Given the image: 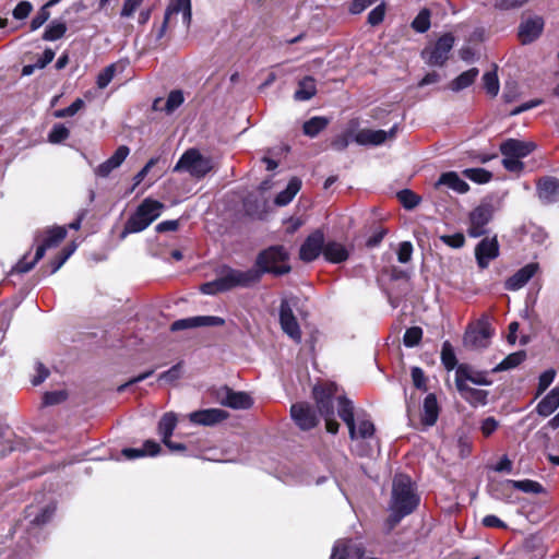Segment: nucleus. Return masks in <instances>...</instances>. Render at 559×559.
<instances>
[{
	"instance_id": "obj_42",
	"label": "nucleus",
	"mask_w": 559,
	"mask_h": 559,
	"mask_svg": "<svg viewBox=\"0 0 559 559\" xmlns=\"http://www.w3.org/2000/svg\"><path fill=\"white\" fill-rule=\"evenodd\" d=\"M441 361L445 369L452 370L456 366V356L449 342H444L441 348Z\"/></svg>"
},
{
	"instance_id": "obj_7",
	"label": "nucleus",
	"mask_w": 559,
	"mask_h": 559,
	"mask_svg": "<svg viewBox=\"0 0 559 559\" xmlns=\"http://www.w3.org/2000/svg\"><path fill=\"white\" fill-rule=\"evenodd\" d=\"M495 214V206L489 201H483L468 215L467 235L472 238H478L488 233V224Z\"/></svg>"
},
{
	"instance_id": "obj_45",
	"label": "nucleus",
	"mask_w": 559,
	"mask_h": 559,
	"mask_svg": "<svg viewBox=\"0 0 559 559\" xmlns=\"http://www.w3.org/2000/svg\"><path fill=\"white\" fill-rule=\"evenodd\" d=\"M292 419H312V411L308 403H296L290 407Z\"/></svg>"
},
{
	"instance_id": "obj_35",
	"label": "nucleus",
	"mask_w": 559,
	"mask_h": 559,
	"mask_svg": "<svg viewBox=\"0 0 559 559\" xmlns=\"http://www.w3.org/2000/svg\"><path fill=\"white\" fill-rule=\"evenodd\" d=\"M67 24L60 20H53L46 27L43 39L47 41H55L62 38L67 32Z\"/></svg>"
},
{
	"instance_id": "obj_44",
	"label": "nucleus",
	"mask_w": 559,
	"mask_h": 559,
	"mask_svg": "<svg viewBox=\"0 0 559 559\" xmlns=\"http://www.w3.org/2000/svg\"><path fill=\"white\" fill-rule=\"evenodd\" d=\"M185 98L183 94L179 90L171 91L165 102V106L162 108L167 114H171L175 111L179 106L182 105Z\"/></svg>"
},
{
	"instance_id": "obj_58",
	"label": "nucleus",
	"mask_w": 559,
	"mask_h": 559,
	"mask_svg": "<svg viewBox=\"0 0 559 559\" xmlns=\"http://www.w3.org/2000/svg\"><path fill=\"white\" fill-rule=\"evenodd\" d=\"M440 240L451 247V248H455V249H459L461 247L464 246L465 243V237L462 233H456L454 235H443V236H440Z\"/></svg>"
},
{
	"instance_id": "obj_55",
	"label": "nucleus",
	"mask_w": 559,
	"mask_h": 559,
	"mask_svg": "<svg viewBox=\"0 0 559 559\" xmlns=\"http://www.w3.org/2000/svg\"><path fill=\"white\" fill-rule=\"evenodd\" d=\"M84 106V102L81 98H76L70 106L59 109L56 111V117L66 118L74 116Z\"/></svg>"
},
{
	"instance_id": "obj_53",
	"label": "nucleus",
	"mask_w": 559,
	"mask_h": 559,
	"mask_svg": "<svg viewBox=\"0 0 559 559\" xmlns=\"http://www.w3.org/2000/svg\"><path fill=\"white\" fill-rule=\"evenodd\" d=\"M555 377L556 371L554 369H548L539 376L537 395L544 393L549 388V385L554 382Z\"/></svg>"
},
{
	"instance_id": "obj_60",
	"label": "nucleus",
	"mask_w": 559,
	"mask_h": 559,
	"mask_svg": "<svg viewBox=\"0 0 559 559\" xmlns=\"http://www.w3.org/2000/svg\"><path fill=\"white\" fill-rule=\"evenodd\" d=\"M130 150L126 145H120L108 159L114 167L118 168L128 157Z\"/></svg>"
},
{
	"instance_id": "obj_5",
	"label": "nucleus",
	"mask_w": 559,
	"mask_h": 559,
	"mask_svg": "<svg viewBox=\"0 0 559 559\" xmlns=\"http://www.w3.org/2000/svg\"><path fill=\"white\" fill-rule=\"evenodd\" d=\"M214 168L211 157L204 156L197 148L187 150L174 167L176 173H187L192 178L200 180Z\"/></svg>"
},
{
	"instance_id": "obj_3",
	"label": "nucleus",
	"mask_w": 559,
	"mask_h": 559,
	"mask_svg": "<svg viewBox=\"0 0 559 559\" xmlns=\"http://www.w3.org/2000/svg\"><path fill=\"white\" fill-rule=\"evenodd\" d=\"M165 205L151 198L144 199L135 212L127 219L120 238L124 239L129 234H135L146 229L155 219H157Z\"/></svg>"
},
{
	"instance_id": "obj_59",
	"label": "nucleus",
	"mask_w": 559,
	"mask_h": 559,
	"mask_svg": "<svg viewBox=\"0 0 559 559\" xmlns=\"http://www.w3.org/2000/svg\"><path fill=\"white\" fill-rule=\"evenodd\" d=\"M530 0H495V8L499 10H514L523 7Z\"/></svg>"
},
{
	"instance_id": "obj_39",
	"label": "nucleus",
	"mask_w": 559,
	"mask_h": 559,
	"mask_svg": "<svg viewBox=\"0 0 559 559\" xmlns=\"http://www.w3.org/2000/svg\"><path fill=\"white\" fill-rule=\"evenodd\" d=\"M512 485L514 489L525 493L540 495L545 491L540 483L532 479L513 480Z\"/></svg>"
},
{
	"instance_id": "obj_48",
	"label": "nucleus",
	"mask_w": 559,
	"mask_h": 559,
	"mask_svg": "<svg viewBox=\"0 0 559 559\" xmlns=\"http://www.w3.org/2000/svg\"><path fill=\"white\" fill-rule=\"evenodd\" d=\"M70 131L63 124L58 123L52 127L48 134V141L53 144L63 142L69 138Z\"/></svg>"
},
{
	"instance_id": "obj_43",
	"label": "nucleus",
	"mask_w": 559,
	"mask_h": 559,
	"mask_svg": "<svg viewBox=\"0 0 559 559\" xmlns=\"http://www.w3.org/2000/svg\"><path fill=\"white\" fill-rule=\"evenodd\" d=\"M412 27L418 33H425L430 27V12L427 9L421 10L412 22Z\"/></svg>"
},
{
	"instance_id": "obj_56",
	"label": "nucleus",
	"mask_w": 559,
	"mask_h": 559,
	"mask_svg": "<svg viewBox=\"0 0 559 559\" xmlns=\"http://www.w3.org/2000/svg\"><path fill=\"white\" fill-rule=\"evenodd\" d=\"M413 245L411 241H402L397 249V260L400 263H408L412 260Z\"/></svg>"
},
{
	"instance_id": "obj_15",
	"label": "nucleus",
	"mask_w": 559,
	"mask_h": 559,
	"mask_svg": "<svg viewBox=\"0 0 559 559\" xmlns=\"http://www.w3.org/2000/svg\"><path fill=\"white\" fill-rule=\"evenodd\" d=\"M225 324V320L216 316H197L176 320L171 323L170 330L181 331L187 329H194L199 326H222Z\"/></svg>"
},
{
	"instance_id": "obj_1",
	"label": "nucleus",
	"mask_w": 559,
	"mask_h": 559,
	"mask_svg": "<svg viewBox=\"0 0 559 559\" xmlns=\"http://www.w3.org/2000/svg\"><path fill=\"white\" fill-rule=\"evenodd\" d=\"M419 502L420 497L411 477L404 474L395 475L389 503L390 515L385 521L386 532H391L405 516L413 513Z\"/></svg>"
},
{
	"instance_id": "obj_34",
	"label": "nucleus",
	"mask_w": 559,
	"mask_h": 559,
	"mask_svg": "<svg viewBox=\"0 0 559 559\" xmlns=\"http://www.w3.org/2000/svg\"><path fill=\"white\" fill-rule=\"evenodd\" d=\"M478 69L477 68H472L463 73H461L456 79H454L451 83H450V88L453 91V92H460L468 86H471L474 81L476 80V78L478 76Z\"/></svg>"
},
{
	"instance_id": "obj_9",
	"label": "nucleus",
	"mask_w": 559,
	"mask_h": 559,
	"mask_svg": "<svg viewBox=\"0 0 559 559\" xmlns=\"http://www.w3.org/2000/svg\"><path fill=\"white\" fill-rule=\"evenodd\" d=\"M221 274L225 284L224 288L226 290H230L236 287H252L259 283L262 277L261 271H259L257 266L246 271L226 266L221 271Z\"/></svg>"
},
{
	"instance_id": "obj_27",
	"label": "nucleus",
	"mask_w": 559,
	"mask_h": 559,
	"mask_svg": "<svg viewBox=\"0 0 559 559\" xmlns=\"http://www.w3.org/2000/svg\"><path fill=\"white\" fill-rule=\"evenodd\" d=\"M462 380L465 383L472 382L477 385H488L491 381L486 372L474 371L466 366H459L455 374V382Z\"/></svg>"
},
{
	"instance_id": "obj_62",
	"label": "nucleus",
	"mask_w": 559,
	"mask_h": 559,
	"mask_svg": "<svg viewBox=\"0 0 559 559\" xmlns=\"http://www.w3.org/2000/svg\"><path fill=\"white\" fill-rule=\"evenodd\" d=\"M503 156H504V158L502 159V165L507 170L513 171V173H519L523 169L524 165L520 158L513 157L511 155H503Z\"/></svg>"
},
{
	"instance_id": "obj_12",
	"label": "nucleus",
	"mask_w": 559,
	"mask_h": 559,
	"mask_svg": "<svg viewBox=\"0 0 559 559\" xmlns=\"http://www.w3.org/2000/svg\"><path fill=\"white\" fill-rule=\"evenodd\" d=\"M536 194L545 205L557 203L559 201V178L540 177L536 182Z\"/></svg>"
},
{
	"instance_id": "obj_6",
	"label": "nucleus",
	"mask_w": 559,
	"mask_h": 559,
	"mask_svg": "<svg viewBox=\"0 0 559 559\" xmlns=\"http://www.w3.org/2000/svg\"><path fill=\"white\" fill-rule=\"evenodd\" d=\"M286 259L287 252L285 248L274 246L259 253L255 260V266L261 271V276L264 273L283 275L290 271V266L285 263Z\"/></svg>"
},
{
	"instance_id": "obj_41",
	"label": "nucleus",
	"mask_w": 559,
	"mask_h": 559,
	"mask_svg": "<svg viewBox=\"0 0 559 559\" xmlns=\"http://www.w3.org/2000/svg\"><path fill=\"white\" fill-rule=\"evenodd\" d=\"M463 174L476 183H487L492 177V174L484 168H467Z\"/></svg>"
},
{
	"instance_id": "obj_33",
	"label": "nucleus",
	"mask_w": 559,
	"mask_h": 559,
	"mask_svg": "<svg viewBox=\"0 0 559 559\" xmlns=\"http://www.w3.org/2000/svg\"><path fill=\"white\" fill-rule=\"evenodd\" d=\"M317 93L316 80L312 76H305L298 83L294 98L299 102L309 100Z\"/></svg>"
},
{
	"instance_id": "obj_4",
	"label": "nucleus",
	"mask_w": 559,
	"mask_h": 559,
	"mask_svg": "<svg viewBox=\"0 0 559 559\" xmlns=\"http://www.w3.org/2000/svg\"><path fill=\"white\" fill-rule=\"evenodd\" d=\"M216 421H159L158 433L163 443L173 452H181L187 449L182 441H173L171 437L183 439L194 435L191 429L199 425L211 426Z\"/></svg>"
},
{
	"instance_id": "obj_37",
	"label": "nucleus",
	"mask_w": 559,
	"mask_h": 559,
	"mask_svg": "<svg viewBox=\"0 0 559 559\" xmlns=\"http://www.w3.org/2000/svg\"><path fill=\"white\" fill-rule=\"evenodd\" d=\"M329 124V120L324 117H312L311 119L307 120L302 130L304 133L310 138L317 136L322 130L326 128Z\"/></svg>"
},
{
	"instance_id": "obj_16",
	"label": "nucleus",
	"mask_w": 559,
	"mask_h": 559,
	"mask_svg": "<svg viewBox=\"0 0 559 559\" xmlns=\"http://www.w3.org/2000/svg\"><path fill=\"white\" fill-rule=\"evenodd\" d=\"M544 29V20L534 15L522 21L519 26V38L522 44H531L536 40Z\"/></svg>"
},
{
	"instance_id": "obj_11",
	"label": "nucleus",
	"mask_w": 559,
	"mask_h": 559,
	"mask_svg": "<svg viewBox=\"0 0 559 559\" xmlns=\"http://www.w3.org/2000/svg\"><path fill=\"white\" fill-rule=\"evenodd\" d=\"M280 323L284 333H286L293 341L296 343L301 342L300 326L287 299H282L281 301Z\"/></svg>"
},
{
	"instance_id": "obj_8",
	"label": "nucleus",
	"mask_w": 559,
	"mask_h": 559,
	"mask_svg": "<svg viewBox=\"0 0 559 559\" xmlns=\"http://www.w3.org/2000/svg\"><path fill=\"white\" fill-rule=\"evenodd\" d=\"M454 41V36L451 33H445L421 51V58L431 67H442L449 59Z\"/></svg>"
},
{
	"instance_id": "obj_36",
	"label": "nucleus",
	"mask_w": 559,
	"mask_h": 559,
	"mask_svg": "<svg viewBox=\"0 0 559 559\" xmlns=\"http://www.w3.org/2000/svg\"><path fill=\"white\" fill-rule=\"evenodd\" d=\"M525 358H526L525 350H519V352L512 353V354L508 355L500 364H498L492 369V371L499 372V371L513 369V368L518 367L519 365H521L525 360Z\"/></svg>"
},
{
	"instance_id": "obj_47",
	"label": "nucleus",
	"mask_w": 559,
	"mask_h": 559,
	"mask_svg": "<svg viewBox=\"0 0 559 559\" xmlns=\"http://www.w3.org/2000/svg\"><path fill=\"white\" fill-rule=\"evenodd\" d=\"M484 87L491 96H497L499 92V80L495 71L486 72L483 76Z\"/></svg>"
},
{
	"instance_id": "obj_46",
	"label": "nucleus",
	"mask_w": 559,
	"mask_h": 559,
	"mask_svg": "<svg viewBox=\"0 0 559 559\" xmlns=\"http://www.w3.org/2000/svg\"><path fill=\"white\" fill-rule=\"evenodd\" d=\"M423 337V330L419 326L408 328L403 336V343L406 347H414L419 344Z\"/></svg>"
},
{
	"instance_id": "obj_28",
	"label": "nucleus",
	"mask_w": 559,
	"mask_h": 559,
	"mask_svg": "<svg viewBox=\"0 0 559 559\" xmlns=\"http://www.w3.org/2000/svg\"><path fill=\"white\" fill-rule=\"evenodd\" d=\"M456 388L461 395L474 405L481 404L484 405L487 400L488 393L484 390L475 389L465 383L462 380L456 381Z\"/></svg>"
},
{
	"instance_id": "obj_24",
	"label": "nucleus",
	"mask_w": 559,
	"mask_h": 559,
	"mask_svg": "<svg viewBox=\"0 0 559 559\" xmlns=\"http://www.w3.org/2000/svg\"><path fill=\"white\" fill-rule=\"evenodd\" d=\"M384 130L360 129L353 140L362 146H379L384 143Z\"/></svg>"
},
{
	"instance_id": "obj_31",
	"label": "nucleus",
	"mask_w": 559,
	"mask_h": 559,
	"mask_svg": "<svg viewBox=\"0 0 559 559\" xmlns=\"http://www.w3.org/2000/svg\"><path fill=\"white\" fill-rule=\"evenodd\" d=\"M352 439H367L373 436V421H346Z\"/></svg>"
},
{
	"instance_id": "obj_25",
	"label": "nucleus",
	"mask_w": 559,
	"mask_h": 559,
	"mask_svg": "<svg viewBox=\"0 0 559 559\" xmlns=\"http://www.w3.org/2000/svg\"><path fill=\"white\" fill-rule=\"evenodd\" d=\"M323 255L331 263H342L348 259L349 251L343 243L330 240L324 243Z\"/></svg>"
},
{
	"instance_id": "obj_2",
	"label": "nucleus",
	"mask_w": 559,
	"mask_h": 559,
	"mask_svg": "<svg viewBox=\"0 0 559 559\" xmlns=\"http://www.w3.org/2000/svg\"><path fill=\"white\" fill-rule=\"evenodd\" d=\"M318 411L324 419H334L336 407L340 419H365L368 415L364 409L355 408L353 402L346 396H334L331 385H316L312 390Z\"/></svg>"
},
{
	"instance_id": "obj_61",
	"label": "nucleus",
	"mask_w": 559,
	"mask_h": 559,
	"mask_svg": "<svg viewBox=\"0 0 559 559\" xmlns=\"http://www.w3.org/2000/svg\"><path fill=\"white\" fill-rule=\"evenodd\" d=\"M130 150L126 145H120L108 159L114 167L118 168L128 157Z\"/></svg>"
},
{
	"instance_id": "obj_10",
	"label": "nucleus",
	"mask_w": 559,
	"mask_h": 559,
	"mask_svg": "<svg viewBox=\"0 0 559 559\" xmlns=\"http://www.w3.org/2000/svg\"><path fill=\"white\" fill-rule=\"evenodd\" d=\"M217 402L234 409H248L252 406L253 400L246 392H236L228 386H222L215 391Z\"/></svg>"
},
{
	"instance_id": "obj_19",
	"label": "nucleus",
	"mask_w": 559,
	"mask_h": 559,
	"mask_svg": "<svg viewBox=\"0 0 559 559\" xmlns=\"http://www.w3.org/2000/svg\"><path fill=\"white\" fill-rule=\"evenodd\" d=\"M537 271V263H528L524 265L507 280L506 289L519 290L527 284V282L536 274Z\"/></svg>"
},
{
	"instance_id": "obj_51",
	"label": "nucleus",
	"mask_w": 559,
	"mask_h": 559,
	"mask_svg": "<svg viewBox=\"0 0 559 559\" xmlns=\"http://www.w3.org/2000/svg\"><path fill=\"white\" fill-rule=\"evenodd\" d=\"M116 73V64L107 66L103 71L97 75V86L99 88H105L111 82Z\"/></svg>"
},
{
	"instance_id": "obj_29",
	"label": "nucleus",
	"mask_w": 559,
	"mask_h": 559,
	"mask_svg": "<svg viewBox=\"0 0 559 559\" xmlns=\"http://www.w3.org/2000/svg\"><path fill=\"white\" fill-rule=\"evenodd\" d=\"M559 406V385L555 386L537 405V413L547 417Z\"/></svg>"
},
{
	"instance_id": "obj_26",
	"label": "nucleus",
	"mask_w": 559,
	"mask_h": 559,
	"mask_svg": "<svg viewBox=\"0 0 559 559\" xmlns=\"http://www.w3.org/2000/svg\"><path fill=\"white\" fill-rule=\"evenodd\" d=\"M441 186H447L457 193H465L469 189V186L463 179H461V177L455 171H448L442 174L436 182L435 188L438 189Z\"/></svg>"
},
{
	"instance_id": "obj_13",
	"label": "nucleus",
	"mask_w": 559,
	"mask_h": 559,
	"mask_svg": "<svg viewBox=\"0 0 559 559\" xmlns=\"http://www.w3.org/2000/svg\"><path fill=\"white\" fill-rule=\"evenodd\" d=\"M499 255V243L497 237L481 239L475 248V257L478 266L484 270Z\"/></svg>"
},
{
	"instance_id": "obj_32",
	"label": "nucleus",
	"mask_w": 559,
	"mask_h": 559,
	"mask_svg": "<svg viewBox=\"0 0 559 559\" xmlns=\"http://www.w3.org/2000/svg\"><path fill=\"white\" fill-rule=\"evenodd\" d=\"M300 187H301V180L297 177H293L286 189L283 190L282 192H280L275 200H274V203L278 206H285L287 205L288 203L292 202V200L294 199V197L297 194V192L300 190Z\"/></svg>"
},
{
	"instance_id": "obj_50",
	"label": "nucleus",
	"mask_w": 559,
	"mask_h": 559,
	"mask_svg": "<svg viewBox=\"0 0 559 559\" xmlns=\"http://www.w3.org/2000/svg\"><path fill=\"white\" fill-rule=\"evenodd\" d=\"M224 287L225 284L222 274H219V276L216 280L204 283L201 286V292L205 295H215L217 293L227 292Z\"/></svg>"
},
{
	"instance_id": "obj_20",
	"label": "nucleus",
	"mask_w": 559,
	"mask_h": 559,
	"mask_svg": "<svg viewBox=\"0 0 559 559\" xmlns=\"http://www.w3.org/2000/svg\"><path fill=\"white\" fill-rule=\"evenodd\" d=\"M162 453V447L154 440H146L140 448H124L121 454L127 460H136L146 456H156Z\"/></svg>"
},
{
	"instance_id": "obj_17",
	"label": "nucleus",
	"mask_w": 559,
	"mask_h": 559,
	"mask_svg": "<svg viewBox=\"0 0 559 559\" xmlns=\"http://www.w3.org/2000/svg\"><path fill=\"white\" fill-rule=\"evenodd\" d=\"M535 147L536 145L533 142L508 139L501 143L500 152L502 155H511L521 159L528 156Z\"/></svg>"
},
{
	"instance_id": "obj_52",
	"label": "nucleus",
	"mask_w": 559,
	"mask_h": 559,
	"mask_svg": "<svg viewBox=\"0 0 559 559\" xmlns=\"http://www.w3.org/2000/svg\"><path fill=\"white\" fill-rule=\"evenodd\" d=\"M49 17L50 11L45 5H43L31 21V31L34 32L40 28L49 20Z\"/></svg>"
},
{
	"instance_id": "obj_40",
	"label": "nucleus",
	"mask_w": 559,
	"mask_h": 559,
	"mask_svg": "<svg viewBox=\"0 0 559 559\" xmlns=\"http://www.w3.org/2000/svg\"><path fill=\"white\" fill-rule=\"evenodd\" d=\"M425 419H438L439 416V403L433 393H429L423 404Z\"/></svg>"
},
{
	"instance_id": "obj_14",
	"label": "nucleus",
	"mask_w": 559,
	"mask_h": 559,
	"mask_svg": "<svg viewBox=\"0 0 559 559\" xmlns=\"http://www.w3.org/2000/svg\"><path fill=\"white\" fill-rule=\"evenodd\" d=\"M324 235L321 230H316L307 237L299 250V257L305 262L316 260L324 249Z\"/></svg>"
},
{
	"instance_id": "obj_21",
	"label": "nucleus",
	"mask_w": 559,
	"mask_h": 559,
	"mask_svg": "<svg viewBox=\"0 0 559 559\" xmlns=\"http://www.w3.org/2000/svg\"><path fill=\"white\" fill-rule=\"evenodd\" d=\"M55 511L56 504L53 502H49L39 510H37V508L34 506H29L25 510V518L29 519V523L32 525L41 526L51 520Z\"/></svg>"
},
{
	"instance_id": "obj_49",
	"label": "nucleus",
	"mask_w": 559,
	"mask_h": 559,
	"mask_svg": "<svg viewBox=\"0 0 559 559\" xmlns=\"http://www.w3.org/2000/svg\"><path fill=\"white\" fill-rule=\"evenodd\" d=\"M397 197L403 206L408 210L417 206L420 201L419 197L416 193L407 189L400 191Z\"/></svg>"
},
{
	"instance_id": "obj_38",
	"label": "nucleus",
	"mask_w": 559,
	"mask_h": 559,
	"mask_svg": "<svg viewBox=\"0 0 559 559\" xmlns=\"http://www.w3.org/2000/svg\"><path fill=\"white\" fill-rule=\"evenodd\" d=\"M227 413L219 408H207L191 412L188 419H227Z\"/></svg>"
},
{
	"instance_id": "obj_23",
	"label": "nucleus",
	"mask_w": 559,
	"mask_h": 559,
	"mask_svg": "<svg viewBox=\"0 0 559 559\" xmlns=\"http://www.w3.org/2000/svg\"><path fill=\"white\" fill-rule=\"evenodd\" d=\"M181 14L182 24L189 27L191 22V2L190 0H171L166 9V20H173L174 16Z\"/></svg>"
},
{
	"instance_id": "obj_22",
	"label": "nucleus",
	"mask_w": 559,
	"mask_h": 559,
	"mask_svg": "<svg viewBox=\"0 0 559 559\" xmlns=\"http://www.w3.org/2000/svg\"><path fill=\"white\" fill-rule=\"evenodd\" d=\"M67 236L64 227H55L46 231V237L36 249V260H40L47 249L58 246Z\"/></svg>"
},
{
	"instance_id": "obj_30",
	"label": "nucleus",
	"mask_w": 559,
	"mask_h": 559,
	"mask_svg": "<svg viewBox=\"0 0 559 559\" xmlns=\"http://www.w3.org/2000/svg\"><path fill=\"white\" fill-rule=\"evenodd\" d=\"M489 336L486 329H474L466 332L464 343L471 348H485L488 346Z\"/></svg>"
},
{
	"instance_id": "obj_64",
	"label": "nucleus",
	"mask_w": 559,
	"mask_h": 559,
	"mask_svg": "<svg viewBox=\"0 0 559 559\" xmlns=\"http://www.w3.org/2000/svg\"><path fill=\"white\" fill-rule=\"evenodd\" d=\"M384 14L385 10L383 4L376 7L368 14V23L372 26L380 24L384 19Z\"/></svg>"
},
{
	"instance_id": "obj_57",
	"label": "nucleus",
	"mask_w": 559,
	"mask_h": 559,
	"mask_svg": "<svg viewBox=\"0 0 559 559\" xmlns=\"http://www.w3.org/2000/svg\"><path fill=\"white\" fill-rule=\"evenodd\" d=\"M33 10V4L29 1H20L13 9L12 15L16 20H25Z\"/></svg>"
},
{
	"instance_id": "obj_63",
	"label": "nucleus",
	"mask_w": 559,
	"mask_h": 559,
	"mask_svg": "<svg viewBox=\"0 0 559 559\" xmlns=\"http://www.w3.org/2000/svg\"><path fill=\"white\" fill-rule=\"evenodd\" d=\"M143 0H124L120 15L122 17H130L140 8Z\"/></svg>"
},
{
	"instance_id": "obj_18",
	"label": "nucleus",
	"mask_w": 559,
	"mask_h": 559,
	"mask_svg": "<svg viewBox=\"0 0 559 559\" xmlns=\"http://www.w3.org/2000/svg\"><path fill=\"white\" fill-rule=\"evenodd\" d=\"M513 479L492 480L488 484L487 491L495 500L513 503Z\"/></svg>"
},
{
	"instance_id": "obj_54",
	"label": "nucleus",
	"mask_w": 559,
	"mask_h": 559,
	"mask_svg": "<svg viewBox=\"0 0 559 559\" xmlns=\"http://www.w3.org/2000/svg\"><path fill=\"white\" fill-rule=\"evenodd\" d=\"M68 397V393L64 390L53 391V392H46L43 401L44 405H57L66 401Z\"/></svg>"
}]
</instances>
